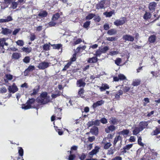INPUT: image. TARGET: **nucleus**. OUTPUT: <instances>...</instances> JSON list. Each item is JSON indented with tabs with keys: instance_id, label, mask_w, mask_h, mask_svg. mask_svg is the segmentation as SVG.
I'll return each instance as SVG.
<instances>
[{
	"instance_id": "423d86ee",
	"label": "nucleus",
	"mask_w": 160,
	"mask_h": 160,
	"mask_svg": "<svg viewBox=\"0 0 160 160\" xmlns=\"http://www.w3.org/2000/svg\"><path fill=\"white\" fill-rule=\"evenodd\" d=\"M133 146L132 144H128L121 149V153L123 154L127 152V151L129 150Z\"/></svg>"
},
{
	"instance_id": "f03ea898",
	"label": "nucleus",
	"mask_w": 160,
	"mask_h": 160,
	"mask_svg": "<svg viewBox=\"0 0 160 160\" xmlns=\"http://www.w3.org/2000/svg\"><path fill=\"white\" fill-rule=\"evenodd\" d=\"M127 21V18L124 17H122L120 19H117L114 22V24L117 26H122Z\"/></svg>"
},
{
	"instance_id": "0eeeda50",
	"label": "nucleus",
	"mask_w": 160,
	"mask_h": 160,
	"mask_svg": "<svg viewBox=\"0 0 160 160\" xmlns=\"http://www.w3.org/2000/svg\"><path fill=\"white\" fill-rule=\"evenodd\" d=\"M100 149V147L98 146H96L94 147V148L89 153V155L92 156L93 155L96 154L98 152Z\"/></svg>"
},
{
	"instance_id": "2f4dec72",
	"label": "nucleus",
	"mask_w": 160,
	"mask_h": 160,
	"mask_svg": "<svg viewBox=\"0 0 160 160\" xmlns=\"http://www.w3.org/2000/svg\"><path fill=\"white\" fill-rule=\"evenodd\" d=\"M7 79H5V82H8V80H11L13 78V76L10 74H6L5 75Z\"/></svg>"
},
{
	"instance_id": "603ef678",
	"label": "nucleus",
	"mask_w": 160,
	"mask_h": 160,
	"mask_svg": "<svg viewBox=\"0 0 160 160\" xmlns=\"http://www.w3.org/2000/svg\"><path fill=\"white\" fill-rule=\"evenodd\" d=\"M7 92V89L5 87H2L0 88V93H5Z\"/></svg>"
},
{
	"instance_id": "20e7f679",
	"label": "nucleus",
	"mask_w": 160,
	"mask_h": 160,
	"mask_svg": "<svg viewBox=\"0 0 160 160\" xmlns=\"http://www.w3.org/2000/svg\"><path fill=\"white\" fill-rule=\"evenodd\" d=\"M49 66V63L44 61L39 63L38 66V68L40 70H44Z\"/></svg>"
},
{
	"instance_id": "bb28decb",
	"label": "nucleus",
	"mask_w": 160,
	"mask_h": 160,
	"mask_svg": "<svg viewBox=\"0 0 160 160\" xmlns=\"http://www.w3.org/2000/svg\"><path fill=\"white\" fill-rule=\"evenodd\" d=\"M60 15L58 12L53 14L52 18V20L53 21H56L60 17Z\"/></svg>"
},
{
	"instance_id": "0e129e2a",
	"label": "nucleus",
	"mask_w": 160,
	"mask_h": 160,
	"mask_svg": "<svg viewBox=\"0 0 160 160\" xmlns=\"http://www.w3.org/2000/svg\"><path fill=\"white\" fill-rule=\"evenodd\" d=\"M100 120L97 119L93 121V124L95 126H99L100 125Z\"/></svg>"
},
{
	"instance_id": "5701e85b",
	"label": "nucleus",
	"mask_w": 160,
	"mask_h": 160,
	"mask_svg": "<svg viewBox=\"0 0 160 160\" xmlns=\"http://www.w3.org/2000/svg\"><path fill=\"white\" fill-rule=\"evenodd\" d=\"M100 90L101 92H102L106 89H108L109 88V86L107 84H102L101 87H99Z\"/></svg>"
},
{
	"instance_id": "4c0bfd02",
	"label": "nucleus",
	"mask_w": 160,
	"mask_h": 160,
	"mask_svg": "<svg viewBox=\"0 0 160 160\" xmlns=\"http://www.w3.org/2000/svg\"><path fill=\"white\" fill-rule=\"evenodd\" d=\"M140 83V81L139 80L137 79L133 81L132 84L134 86H136L139 85Z\"/></svg>"
},
{
	"instance_id": "cd10ccee",
	"label": "nucleus",
	"mask_w": 160,
	"mask_h": 160,
	"mask_svg": "<svg viewBox=\"0 0 160 160\" xmlns=\"http://www.w3.org/2000/svg\"><path fill=\"white\" fill-rule=\"evenodd\" d=\"M117 31L116 30L113 28L108 30L107 32V33L110 35H112L115 34L117 33Z\"/></svg>"
},
{
	"instance_id": "a18cd8bd",
	"label": "nucleus",
	"mask_w": 160,
	"mask_h": 160,
	"mask_svg": "<svg viewBox=\"0 0 160 160\" xmlns=\"http://www.w3.org/2000/svg\"><path fill=\"white\" fill-rule=\"evenodd\" d=\"M118 77L119 78V80L121 81L126 79V77L123 74H119L118 75Z\"/></svg>"
},
{
	"instance_id": "58836bf2",
	"label": "nucleus",
	"mask_w": 160,
	"mask_h": 160,
	"mask_svg": "<svg viewBox=\"0 0 160 160\" xmlns=\"http://www.w3.org/2000/svg\"><path fill=\"white\" fill-rule=\"evenodd\" d=\"M71 65V62H68L67 64L66 65L64 68L62 69V71H66L68 69L70 66Z\"/></svg>"
},
{
	"instance_id": "774afa93",
	"label": "nucleus",
	"mask_w": 160,
	"mask_h": 160,
	"mask_svg": "<svg viewBox=\"0 0 160 160\" xmlns=\"http://www.w3.org/2000/svg\"><path fill=\"white\" fill-rule=\"evenodd\" d=\"M86 157V155L84 153H82L81 155L79 156V159L81 160H84Z\"/></svg>"
},
{
	"instance_id": "aec40b11",
	"label": "nucleus",
	"mask_w": 160,
	"mask_h": 160,
	"mask_svg": "<svg viewBox=\"0 0 160 160\" xmlns=\"http://www.w3.org/2000/svg\"><path fill=\"white\" fill-rule=\"evenodd\" d=\"M109 122L112 125H116L118 123V119L116 118L111 117L109 119Z\"/></svg>"
},
{
	"instance_id": "c9c22d12",
	"label": "nucleus",
	"mask_w": 160,
	"mask_h": 160,
	"mask_svg": "<svg viewBox=\"0 0 160 160\" xmlns=\"http://www.w3.org/2000/svg\"><path fill=\"white\" fill-rule=\"evenodd\" d=\"M129 131L128 129H123L122 131L120 132L119 133L123 135H128L129 134Z\"/></svg>"
},
{
	"instance_id": "9d476101",
	"label": "nucleus",
	"mask_w": 160,
	"mask_h": 160,
	"mask_svg": "<svg viewBox=\"0 0 160 160\" xmlns=\"http://www.w3.org/2000/svg\"><path fill=\"white\" fill-rule=\"evenodd\" d=\"M90 132L93 135H98V128L95 126L92 127L90 130Z\"/></svg>"
},
{
	"instance_id": "e2e57ef3",
	"label": "nucleus",
	"mask_w": 160,
	"mask_h": 160,
	"mask_svg": "<svg viewBox=\"0 0 160 160\" xmlns=\"http://www.w3.org/2000/svg\"><path fill=\"white\" fill-rule=\"evenodd\" d=\"M18 152L20 156L22 157L23 155V150L22 148H19Z\"/></svg>"
},
{
	"instance_id": "f704fd0d",
	"label": "nucleus",
	"mask_w": 160,
	"mask_h": 160,
	"mask_svg": "<svg viewBox=\"0 0 160 160\" xmlns=\"http://www.w3.org/2000/svg\"><path fill=\"white\" fill-rule=\"evenodd\" d=\"M68 152H69L70 155L68 157V160H74V159L76 158V156L75 154H72V151H68Z\"/></svg>"
},
{
	"instance_id": "5fc2aeb1",
	"label": "nucleus",
	"mask_w": 160,
	"mask_h": 160,
	"mask_svg": "<svg viewBox=\"0 0 160 160\" xmlns=\"http://www.w3.org/2000/svg\"><path fill=\"white\" fill-rule=\"evenodd\" d=\"M131 87L125 86L124 87L123 90L124 93H126L127 92H128L130 89Z\"/></svg>"
},
{
	"instance_id": "7ed1b4c3",
	"label": "nucleus",
	"mask_w": 160,
	"mask_h": 160,
	"mask_svg": "<svg viewBox=\"0 0 160 160\" xmlns=\"http://www.w3.org/2000/svg\"><path fill=\"white\" fill-rule=\"evenodd\" d=\"M8 89L9 92L12 93H15L18 90V88L15 83H13L12 86H9Z\"/></svg>"
},
{
	"instance_id": "473e14b6",
	"label": "nucleus",
	"mask_w": 160,
	"mask_h": 160,
	"mask_svg": "<svg viewBox=\"0 0 160 160\" xmlns=\"http://www.w3.org/2000/svg\"><path fill=\"white\" fill-rule=\"evenodd\" d=\"M114 12V10H113L112 11H111L109 12H104V14L107 17H110L112 16V14Z\"/></svg>"
},
{
	"instance_id": "b1692460",
	"label": "nucleus",
	"mask_w": 160,
	"mask_h": 160,
	"mask_svg": "<svg viewBox=\"0 0 160 160\" xmlns=\"http://www.w3.org/2000/svg\"><path fill=\"white\" fill-rule=\"evenodd\" d=\"M21 57V54L18 52H14L13 53L12 58V59H18Z\"/></svg>"
},
{
	"instance_id": "e433bc0d",
	"label": "nucleus",
	"mask_w": 160,
	"mask_h": 160,
	"mask_svg": "<svg viewBox=\"0 0 160 160\" xmlns=\"http://www.w3.org/2000/svg\"><path fill=\"white\" fill-rule=\"evenodd\" d=\"M48 93L47 92H43L40 95L41 98L43 99H46L48 96Z\"/></svg>"
},
{
	"instance_id": "79ce46f5",
	"label": "nucleus",
	"mask_w": 160,
	"mask_h": 160,
	"mask_svg": "<svg viewBox=\"0 0 160 160\" xmlns=\"http://www.w3.org/2000/svg\"><path fill=\"white\" fill-rule=\"evenodd\" d=\"M138 143L140 146L143 147L144 146V144L142 142V138L141 136L138 137Z\"/></svg>"
},
{
	"instance_id": "4468645a",
	"label": "nucleus",
	"mask_w": 160,
	"mask_h": 160,
	"mask_svg": "<svg viewBox=\"0 0 160 160\" xmlns=\"http://www.w3.org/2000/svg\"><path fill=\"white\" fill-rule=\"evenodd\" d=\"M48 15L47 12L45 10H41L38 16L39 18H44Z\"/></svg>"
},
{
	"instance_id": "4d7b16f0",
	"label": "nucleus",
	"mask_w": 160,
	"mask_h": 160,
	"mask_svg": "<svg viewBox=\"0 0 160 160\" xmlns=\"http://www.w3.org/2000/svg\"><path fill=\"white\" fill-rule=\"evenodd\" d=\"M100 122L103 124H106L108 122V120L105 118H102L100 120Z\"/></svg>"
},
{
	"instance_id": "c03bdc74",
	"label": "nucleus",
	"mask_w": 160,
	"mask_h": 160,
	"mask_svg": "<svg viewBox=\"0 0 160 160\" xmlns=\"http://www.w3.org/2000/svg\"><path fill=\"white\" fill-rule=\"evenodd\" d=\"M35 39H36V36L35 34L34 33H31L30 36V40L31 41H32Z\"/></svg>"
},
{
	"instance_id": "338daca9",
	"label": "nucleus",
	"mask_w": 160,
	"mask_h": 160,
	"mask_svg": "<svg viewBox=\"0 0 160 160\" xmlns=\"http://www.w3.org/2000/svg\"><path fill=\"white\" fill-rule=\"evenodd\" d=\"M55 21H51L50 22L48 23V25L50 27H53L55 26V25L56 24V23L55 22Z\"/></svg>"
},
{
	"instance_id": "f8f14e48",
	"label": "nucleus",
	"mask_w": 160,
	"mask_h": 160,
	"mask_svg": "<svg viewBox=\"0 0 160 160\" xmlns=\"http://www.w3.org/2000/svg\"><path fill=\"white\" fill-rule=\"evenodd\" d=\"M2 31L1 33L4 35H7L11 34L12 32V30L7 28H2Z\"/></svg>"
},
{
	"instance_id": "dca6fc26",
	"label": "nucleus",
	"mask_w": 160,
	"mask_h": 160,
	"mask_svg": "<svg viewBox=\"0 0 160 160\" xmlns=\"http://www.w3.org/2000/svg\"><path fill=\"white\" fill-rule=\"evenodd\" d=\"M86 84V83L83 81L82 79H79L77 82V85L79 87H84L85 86Z\"/></svg>"
},
{
	"instance_id": "37998d69",
	"label": "nucleus",
	"mask_w": 160,
	"mask_h": 160,
	"mask_svg": "<svg viewBox=\"0 0 160 160\" xmlns=\"http://www.w3.org/2000/svg\"><path fill=\"white\" fill-rule=\"evenodd\" d=\"M50 45L47 43L44 44L43 46V48L44 50L45 51H48L50 50Z\"/></svg>"
},
{
	"instance_id": "7c9ffc66",
	"label": "nucleus",
	"mask_w": 160,
	"mask_h": 160,
	"mask_svg": "<svg viewBox=\"0 0 160 160\" xmlns=\"http://www.w3.org/2000/svg\"><path fill=\"white\" fill-rule=\"evenodd\" d=\"M151 14L149 12H147L146 11L143 16V18L145 20H148L150 19L151 17Z\"/></svg>"
},
{
	"instance_id": "13d9d810",
	"label": "nucleus",
	"mask_w": 160,
	"mask_h": 160,
	"mask_svg": "<svg viewBox=\"0 0 160 160\" xmlns=\"http://www.w3.org/2000/svg\"><path fill=\"white\" fill-rule=\"evenodd\" d=\"M60 92L59 91H58V93L56 94H53L52 95L51 97L53 98H55L59 96L60 95Z\"/></svg>"
},
{
	"instance_id": "680f3d73",
	"label": "nucleus",
	"mask_w": 160,
	"mask_h": 160,
	"mask_svg": "<svg viewBox=\"0 0 160 160\" xmlns=\"http://www.w3.org/2000/svg\"><path fill=\"white\" fill-rule=\"evenodd\" d=\"M107 40L108 41H113L117 40V38L115 37H111L107 38Z\"/></svg>"
},
{
	"instance_id": "ddd939ff",
	"label": "nucleus",
	"mask_w": 160,
	"mask_h": 160,
	"mask_svg": "<svg viewBox=\"0 0 160 160\" xmlns=\"http://www.w3.org/2000/svg\"><path fill=\"white\" fill-rule=\"evenodd\" d=\"M148 123L147 122L142 121L139 124V127H138L142 131L148 126Z\"/></svg>"
},
{
	"instance_id": "ea45409f",
	"label": "nucleus",
	"mask_w": 160,
	"mask_h": 160,
	"mask_svg": "<svg viewBox=\"0 0 160 160\" xmlns=\"http://www.w3.org/2000/svg\"><path fill=\"white\" fill-rule=\"evenodd\" d=\"M54 49H59L62 47V45L60 44H54L52 45Z\"/></svg>"
},
{
	"instance_id": "69168bd1",
	"label": "nucleus",
	"mask_w": 160,
	"mask_h": 160,
	"mask_svg": "<svg viewBox=\"0 0 160 160\" xmlns=\"http://www.w3.org/2000/svg\"><path fill=\"white\" fill-rule=\"evenodd\" d=\"M27 69L29 71H32L35 69V67L34 66L29 65Z\"/></svg>"
},
{
	"instance_id": "c85d7f7f",
	"label": "nucleus",
	"mask_w": 160,
	"mask_h": 160,
	"mask_svg": "<svg viewBox=\"0 0 160 160\" xmlns=\"http://www.w3.org/2000/svg\"><path fill=\"white\" fill-rule=\"evenodd\" d=\"M21 49L22 50V51L24 52L29 53L31 52L32 50V48L31 47L29 48H26L23 47Z\"/></svg>"
},
{
	"instance_id": "a211bd4d",
	"label": "nucleus",
	"mask_w": 160,
	"mask_h": 160,
	"mask_svg": "<svg viewBox=\"0 0 160 160\" xmlns=\"http://www.w3.org/2000/svg\"><path fill=\"white\" fill-rule=\"evenodd\" d=\"M104 102V101L102 100L98 101L96 102L93 103L92 106V107L94 109H95L98 106H101L102 104H103Z\"/></svg>"
},
{
	"instance_id": "49530a36",
	"label": "nucleus",
	"mask_w": 160,
	"mask_h": 160,
	"mask_svg": "<svg viewBox=\"0 0 160 160\" xmlns=\"http://www.w3.org/2000/svg\"><path fill=\"white\" fill-rule=\"evenodd\" d=\"M101 50L102 53H106V52L109 49V48L108 46H104V47L102 48H99Z\"/></svg>"
},
{
	"instance_id": "6e6d98bb",
	"label": "nucleus",
	"mask_w": 160,
	"mask_h": 160,
	"mask_svg": "<svg viewBox=\"0 0 160 160\" xmlns=\"http://www.w3.org/2000/svg\"><path fill=\"white\" fill-rule=\"evenodd\" d=\"M76 53H74L72 57L70 59V61L69 62H71V64L72 62L75 61L76 60Z\"/></svg>"
},
{
	"instance_id": "3c124183",
	"label": "nucleus",
	"mask_w": 160,
	"mask_h": 160,
	"mask_svg": "<svg viewBox=\"0 0 160 160\" xmlns=\"http://www.w3.org/2000/svg\"><path fill=\"white\" fill-rule=\"evenodd\" d=\"M16 43L18 45L20 46H22L24 44V42L22 40H18Z\"/></svg>"
},
{
	"instance_id": "a878e982",
	"label": "nucleus",
	"mask_w": 160,
	"mask_h": 160,
	"mask_svg": "<svg viewBox=\"0 0 160 160\" xmlns=\"http://www.w3.org/2000/svg\"><path fill=\"white\" fill-rule=\"evenodd\" d=\"M122 138L120 136V135L118 136H116L113 142V144L114 146H115L117 143L118 141L119 140H120L121 141H122Z\"/></svg>"
},
{
	"instance_id": "a19ab883",
	"label": "nucleus",
	"mask_w": 160,
	"mask_h": 160,
	"mask_svg": "<svg viewBox=\"0 0 160 160\" xmlns=\"http://www.w3.org/2000/svg\"><path fill=\"white\" fill-rule=\"evenodd\" d=\"M84 90L83 88H80L78 91V94L79 95V96L82 98H84V96L82 95V94H83L84 92Z\"/></svg>"
},
{
	"instance_id": "c756f323",
	"label": "nucleus",
	"mask_w": 160,
	"mask_h": 160,
	"mask_svg": "<svg viewBox=\"0 0 160 160\" xmlns=\"http://www.w3.org/2000/svg\"><path fill=\"white\" fill-rule=\"evenodd\" d=\"M141 131H142L139 127H135L134 128V129L132 131L133 134L134 135H136L138 134L139 132Z\"/></svg>"
},
{
	"instance_id": "9b49d317",
	"label": "nucleus",
	"mask_w": 160,
	"mask_h": 160,
	"mask_svg": "<svg viewBox=\"0 0 160 160\" xmlns=\"http://www.w3.org/2000/svg\"><path fill=\"white\" fill-rule=\"evenodd\" d=\"M116 127L113 125H110L105 128V131L107 133L114 131L116 130Z\"/></svg>"
},
{
	"instance_id": "39448f33",
	"label": "nucleus",
	"mask_w": 160,
	"mask_h": 160,
	"mask_svg": "<svg viewBox=\"0 0 160 160\" xmlns=\"http://www.w3.org/2000/svg\"><path fill=\"white\" fill-rule=\"evenodd\" d=\"M157 4L155 2H151L148 5V8L152 12H153L155 11Z\"/></svg>"
},
{
	"instance_id": "412c9836",
	"label": "nucleus",
	"mask_w": 160,
	"mask_h": 160,
	"mask_svg": "<svg viewBox=\"0 0 160 160\" xmlns=\"http://www.w3.org/2000/svg\"><path fill=\"white\" fill-rule=\"evenodd\" d=\"M98 59L96 57H93L91 58H88L87 61L89 63H95L98 61Z\"/></svg>"
},
{
	"instance_id": "72a5a7b5",
	"label": "nucleus",
	"mask_w": 160,
	"mask_h": 160,
	"mask_svg": "<svg viewBox=\"0 0 160 160\" xmlns=\"http://www.w3.org/2000/svg\"><path fill=\"white\" fill-rule=\"evenodd\" d=\"M95 16V15L94 14L92 13H89L88 16L86 17L85 19L86 20L91 19L94 17Z\"/></svg>"
},
{
	"instance_id": "052dcab7",
	"label": "nucleus",
	"mask_w": 160,
	"mask_h": 160,
	"mask_svg": "<svg viewBox=\"0 0 160 160\" xmlns=\"http://www.w3.org/2000/svg\"><path fill=\"white\" fill-rule=\"evenodd\" d=\"M102 53V52L100 49L99 48V49L96 51L95 55L96 57H97L100 56Z\"/></svg>"
},
{
	"instance_id": "1a4fd4ad",
	"label": "nucleus",
	"mask_w": 160,
	"mask_h": 160,
	"mask_svg": "<svg viewBox=\"0 0 160 160\" xmlns=\"http://www.w3.org/2000/svg\"><path fill=\"white\" fill-rule=\"evenodd\" d=\"M122 39L125 41L133 42L134 40V38L132 36L126 34L123 36Z\"/></svg>"
},
{
	"instance_id": "393cba45",
	"label": "nucleus",
	"mask_w": 160,
	"mask_h": 160,
	"mask_svg": "<svg viewBox=\"0 0 160 160\" xmlns=\"http://www.w3.org/2000/svg\"><path fill=\"white\" fill-rule=\"evenodd\" d=\"M123 94V91L121 90H119L117 93H116L115 95V98L117 100H119L120 98V96L122 95Z\"/></svg>"
},
{
	"instance_id": "4be33fe9",
	"label": "nucleus",
	"mask_w": 160,
	"mask_h": 160,
	"mask_svg": "<svg viewBox=\"0 0 160 160\" xmlns=\"http://www.w3.org/2000/svg\"><path fill=\"white\" fill-rule=\"evenodd\" d=\"M159 133H160V128L156 127L155 130L151 133V135L152 136H156Z\"/></svg>"
},
{
	"instance_id": "6ab92c4d",
	"label": "nucleus",
	"mask_w": 160,
	"mask_h": 160,
	"mask_svg": "<svg viewBox=\"0 0 160 160\" xmlns=\"http://www.w3.org/2000/svg\"><path fill=\"white\" fill-rule=\"evenodd\" d=\"M156 39L157 37L155 35H151L149 37L148 41L150 43H153L155 42Z\"/></svg>"
},
{
	"instance_id": "de8ad7c7",
	"label": "nucleus",
	"mask_w": 160,
	"mask_h": 160,
	"mask_svg": "<svg viewBox=\"0 0 160 160\" xmlns=\"http://www.w3.org/2000/svg\"><path fill=\"white\" fill-rule=\"evenodd\" d=\"M122 59L121 58H117L116 60L115 61V63L118 66L120 65V63L121 62Z\"/></svg>"
},
{
	"instance_id": "bf43d9fd",
	"label": "nucleus",
	"mask_w": 160,
	"mask_h": 160,
	"mask_svg": "<svg viewBox=\"0 0 160 160\" xmlns=\"http://www.w3.org/2000/svg\"><path fill=\"white\" fill-rule=\"evenodd\" d=\"M30 58L28 56L24 58L23 59V61L24 62L28 63L30 62Z\"/></svg>"
},
{
	"instance_id": "8fccbe9b",
	"label": "nucleus",
	"mask_w": 160,
	"mask_h": 160,
	"mask_svg": "<svg viewBox=\"0 0 160 160\" xmlns=\"http://www.w3.org/2000/svg\"><path fill=\"white\" fill-rule=\"evenodd\" d=\"M18 4L17 2H12L11 7L13 9H15L16 8Z\"/></svg>"
},
{
	"instance_id": "f3484780",
	"label": "nucleus",
	"mask_w": 160,
	"mask_h": 160,
	"mask_svg": "<svg viewBox=\"0 0 160 160\" xmlns=\"http://www.w3.org/2000/svg\"><path fill=\"white\" fill-rule=\"evenodd\" d=\"M40 89V86L38 85L35 87L33 89V92L30 94L31 96H33L36 95L39 91Z\"/></svg>"
},
{
	"instance_id": "09e8293b",
	"label": "nucleus",
	"mask_w": 160,
	"mask_h": 160,
	"mask_svg": "<svg viewBox=\"0 0 160 160\" xmlns=\"http://www.w3.org/2000/svg\"><path fill=\"white\" fill-rule=\"evenodd\" d=\"M90 24L91 22L90 21H87L84 23L83 26L84 28H86L89 27Z\"/></svg>"
},
{
	"instance_id": "2eb2a0df",
	"label": "nucleus",
	"mask_w": 160,
	"mask_h": 160,
	"mask_svg": "<svg viewBox=\"0 0 160 160\" xmlns=\"http://www.w3.org/2000/svg\"><path fill=\"white\" fill-rule=\"evenodd\" d=\"M106 138H104L103 139V141L102 142V143L104 145V149L107 150L110 147H111L112 145L110 142H106L104 141V140Z\"/></svg>"
},
{
	"instance_id": "864d4df0",
	"label": "nucleus",
	"mask_w": 160,
	"mask_h": 160,
	"mask_svg": "<svg viewBox=\"0 0 160 160\" xmlns=\"http://www.w3.org/2000/svg\"><path fill=\"white\" fill-rule=\"evenodd\" d=\"M38 103H40L42 104H45L48 102V101H46L44 100L43 99H38Z\"/></svg>"
},
{
	"instance_id": "6e6552de",
	"label": "nucleus",
	"mask_w": 160,
	"mask_h": 160,
	"mask_svg": "<svg viewBox=\"0 0 160 160\" xmlns=\"http://www.w3.org/2000/svg\"><path fill=\"white\" fill-rule=\"evenodd\" d=\"M105 3L104 0H101L98 2L96 5V9L98 10L102 9L104 7V5Z\"/></svg>"
},
{
	"instance_id": "f257e3e1",
	"label": "nucleus",
	"mask_w": 160,
	"mask_h": 160,
	"mask_svg": "<svg viewBox=\"0 0 160 160\" xmlns=\"http://www.w3.org/2000/svg\"><path fill=\"white\" fill-rule=\"evenodd\" d=\"M35 101V99L33 98L29 99L27 102L26 103L27 105H23V106L22 107V108L23 109H24L25 110H27L32 108L38 109L39 106L38 105H37L36 106L34 105L32 107V105L34 104Z\"/></svg>"
}]
</instances>
